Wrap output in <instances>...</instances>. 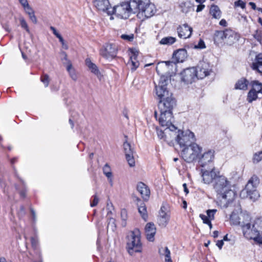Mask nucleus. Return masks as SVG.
I'll list each match as a JSON object with an SVG mask.
<instances>
[{"label": "nucleus", "instance_id": "nucleus-64", "mask_svg": "<svg viewBox=\"0 0 262 262\" xmlns=\"http://www.w3.org/2000/svg\"><path fill=\"white\" fill-rule=\"evenodd\" d=\"M249 5L251 6V8L253 10H255L256 9V5H255V3H254L253 2H250V3H249Z\"/></svg>", "mask_w": 262, "mask_h": 262}, {"label": "nucleus", "instance_id": "nucleus-47", "mask_svg": "<svg viewBox=\"0 0 262 262\" xmlns=\"http://www.w3.org/2000/svg\"><path fill=\"white\" fill-rule=\"evenodd\" d=\"M206 48L204 41L202 39H200L197 45H194V48L196 49H203Z\"/></svg>", "mask_w": 262, "mask_h": 262}, {"label": "nucleus", "instance_id": "nucleus-43", "mask_svg": "<svg viewBox=\"0 0 262 262\" xmlns=\"http://www.w3.org/2000/svg\"><path fill=\"white\" fill-rule=\"evenodd\" d=\"M137 6V12H138V10L139 7H140L141 6L144 5L145 4H147V3H149V0H134Z\"/></svg>", "mask_w": 262, "mask_h": 262}, {"label": "nucleus", "instance_id": "nucleus-62", "mask_svg": "<svg viewBox=\"0 0 262 262\" xmlns=\"http://www.w3.org/2000/svg\"><path fill=\"white\" fill-rule=\"evenodd\" d=\"M220 25L223 26H226L227 22L225 19H223L220 21Z\"/></svg>", "mask_w": 262, "mask_h": 262}, {"label": "nucleus", "instance_id": "nucleus-2", "mask_svg": "<svg viewBox=\"0 0 262 262\" xmlns=\"http://www.w3.org/2000/svg\"><path fill=\"white\" fill-rule=\"evenodd\" d=\"M243 224L244 236L248 239H253L255 243L262 245V217L251 221L250 216H245Z\"/></svg>", "mask_w": 262, "mask_h": 262}, {"label": "nucleus", "instance_id": "nucleus-15", "mask_svg": "<svg viewBox=\"0 0 262 262\" xmlns=\"http://www.w3.org/2000/svg\"><path fill=\"white\" fill-rule=\"evenodd\" d=\"M214 158V151L213 150L209 149L203 154L199 155L196 160L201 167H205L207 164L212 163Z\"/></svg>", "mask_w": 262, "mask_h": 262}, {"label": "nucleus", "instance_id": "nucleus-16", "mask_svg": "<svg viewBox=\"0 0 262 262\" xmlns=\"http://www.w3.org/2000/svg\"><path fill=\"white\" fill-rule=\"evenodd\" d=\"M187 56V51L185 49H179L173 53L172 59L174 61H165V66L169 67L176 65V62H182Z\"/></svg>", "mask_w": 262, "mask_h": 262}, {"label": "nucleus", "instance_id": "nucleus-32", "mask_svg": "<svg viewBox=\"0 0 262 262\" xmlns=\"http://www.w3.org/2000/svg\"><path fill=\"white\" fill-rule=\"evenodd\" d=\"M159 251L161 255H164L165 262H172L170 252L167 247L160 249Z\"/></svg>", "mask_w": 262, "mask_h": 262}, {"label": "nucleus", "instance_id": "nucleus-59", "mask_svg": "<svg viewBox=\"0 0 262 262\" xmlns=\"http://www.w3.org/2000/svg\"><path fill=\"white\" fill-rule=\"evenodd\" d=\"M223 245H224L223 240L218 241L216 244V245L219 247V248L220 250L222 248Z\"/></svg>", "mask_w": 262, "mask_h": 262}, {"label": "nucleus", "instance_id": "nucleus-46", "mask_svg": "<svg viewBox=\"0 0 262 262\" xmlns=\"http://www.w3.org/2000/svg\"><path fill=\"white\" fill-rule=\"evenodd\" d=\"M121 217L122 220L123 221L122 223L123 226H125L126 225V220L127 217V211L125 209H122L121 211Z\"/></svg>", "mask_w": 262, "mask_h": 262}, {"label": "nucleus", "instance_id": "nucleus-34", "mask_svg": "<svg viewBox=\"0 0 262 262\" xmlns=\"http://www.w3.org/2000/svg\"><path fill=\"white\" fill-rule=\"evenodd\" d=\"M24 10L26 13L29 15L30 20L33 23L36 24L37 22V18L34 14V11L32 9V8H31L30 6H29L25 8Z\"/></svg>", "mask_w": 262, "mask_h": 262}, {"label": "nucleus", "instance_id": "nucleus-13", "mask_svg": "<svg viewBox=\"0 0 262 262\" xmlns=\"http://www.w3.org/2000/svg\"><path fill=\"white\" fill-rule=\"evenodd\" d=\"M201 172L203 181L207 184L214 183L217 177L220 176V172L214 167L208 170L202 169Z\"/></svg>", "mask_w": 262, "mask_h": 262}, {"label": "nucleus", "instance_id": "nucleus-36", "mask_svg": "<svg viewBox=\"0 0 262 262\" xmlns=\"http://www.w3.org/2000/svg\"><path fill=\"white\" fill-rule=\"evenodd\" d=\"M176 41V38L171 36H168L163 38L160 41L161 45H171Z\"/></svg>", "mask_w": 262, "mask_h": 262}, {"label": "nucleus", "instance_id": "nucleus-8", "mask_svg": "<svg viewBox=\"0 0 262 262\" xmlns=\"http://www.w3.org/2000/svg\"><path fill=\"white\" fill-rule=\"evenodd\" d=\"M169 79L168 76L162 75L160 77L159 83L155 85V92L157 97L159 100L169 97L172 96L167 88Z\"/></svg>", "mask_w": 262, "mask_h": 262}, {"label": "nucleus", "instance_id": "nucleus-24", "mask_svg": "<svg viewBox=\"0 0 262 262\" xmlns=\"http://www.w3.org/2000/svg\"><path fill=\"white\" fill-rule=\"evenodd\" d=\"M146 238L150 242L154 241V236L156 233V228L152 223H148L145 227Z\"/></svg>", "mask_w": 262, "mask_h": 262}, {"label": "nucleus", "instance_id": "nucleus-37", "mask_svg": "<svg viewBox=\"0 0 262 262\" xmlns=\"http://www.w3.org/2000/svg\"><path fill=\"white\" fill-rule=\"evenodd\" d=\"M252 90L258 93L262 94V83L258 81H253L251 82Z\"/></svg>", "mask_w": 262, "mask_h": 262}, {"label": "nucleus", "instance_id": "nucleus-56", "mask_svg": "<svg viewBox=\"0 0 262 262\" xmlns=\"http://www.w3.org/2000/svg\"><path fill=\"white\" fill-rule=\"evenodd\" d=\"M20 3L21 4L23 7H24V9L26 8L27 7L30 6L28 3V2L27 0H19Z\"/></svg>", "mask_w": 262, "mask_h": 262}, {"label": "nucleus", "instance_id": "nucleus-40", "mask_svg": "<svg viewBox=\"0 0 262 262\" xmlns=\"http://www.w3.org/2000/svg\"><path fill=\"white\" fill-rule=\"evenodd\" d=\"M103 172L104 174L107 178L112 177V173L111 172V167L108 164H105L103 168Z\"/></svg>", "mask_w": 262, "mask_h": 262}, {"label": "nucleus", "instance_id": "nucleus-58", "mask_svg": "<svg viewBox=\"0 0 262 262\" xmlns=\"http://www.w3.org/2000/svg\"><path fill=\"white\" fill-rule=\"evenodd\" d=\"M205 8V5H203V4H200V5H199L197 7V9H196V11L197 12H201V11H202L203 10V9Z\"/></svg>", "mask_w": 262, "mask_h": 262}, {"label": "nucleus", "instance_id": "nucleus-42", "mask_svg": "<svg viewBox=\"0 0 262 262\" xmlns=\"http://www.w3.org/2000/svg\"><path fill=\"white\" fill-rule=\"evenodd\" d=\"M217 211L216 209H209L206 211L208 217L210 220H213L214 219V214Z\"/></svg>", "mask_w": 262, "mask_h": 262}, {"label": "nucleus", "instance_id": "nucleus-61", "mask_svg": "<svg viewBox=\"0 0 262 262\" xmlns=\"http://www.w3.org/2000/svg\"><path fill=\"white\" fill-rule=\"evenodd\" d=\"M183 187L184 188V191L186 193V194H188L189 193V190L187 187V184L184 183L183 184Z\"/></svg>", "mask_w": 262, "mask_h": 262}, {"label": "nucleus", "instance_id": "nucleus-41", "mask_svg": "<svg viewBox=\"0 0 262 262\" xmlns=\"http://www.w3.org/2000/svg\"><path fill=\"white\" fill-rule=\"evenodd\" d=\"M262 159V151L256 152L253 156V160L254 163H258Z\"/></svg>", "mask_w": 262, "mask_h": 262}, {"label": "nucleus", "instance_id": "nucleus-45", "mask_svg": "<svg viewBox=\"0 0 262 262\" xmlns=\"http://www.w3.org/2000/svg\"><path fill=\"white\" fill-rule=\"evenodd\" d=\"M19 21H20V25H21V27L25 29L26 30V31L29 32V29L28 28L27 23L26 21V20H25L24 18L23 17H20L19 18Z\"/></svg>", "mask_w": 262, "mask_h": 262}, {"label": "nucleus", "instance_id": "nucleus-4", "mask_svg": "<svg viewBox=\"0 0 262 262\" xmlns=\"http://www.w3.org/2000/svg\"><path fill=\"white\" fill-rule=\"evenodd\" d=\"M127 248L130 255L134 252H140L142 250V243L141 242V233L140 230L136 228L129 232L127 235Z\"/></svg>", "mask_w": 262, "mask_h": 262}, {"label": "nucleus", "instance_id": "nucleus-7", "mask_svg": "<svg viewBox=\"0 0 262 262\" xmlns=\"http://www.w3.org/2000/svg\"><path fill=\"white\" fill-rule=\"evenodd\" d=\"M174 136L176 141L182 148L193 143L196 140L194 134L189 130H179L178 134L175 133Z\"/></svg>", "mask_w": 262, "mask_h": 262}, {"label": "nucleus", "instance_id": "nucleus-55", "mask_svg": "<svg viewBox=\"0 0 262 262\" xmlns=\"http://www.w3.org/2000/svg\"><path fill=\"white\" fill-rule=\"evenodd\" d=\"M235 6L236 7H240L242 8H244L245 7V4L241 0H239L235 2Z\"/></svg>", "mask_w": 262, "mask_h": 262}, {"label": "nucleus", "instance_id": "nucleus-35", "mask_svg": "<svg viewBox=\"0 0 262 262\" xmlns=\"http://www.w3.org/2000/svg\"><path fill=\"white\" fill-rule=\"evenodd\" d=\"M138 211L140 214H141L142 217L146 221L148 215L147 214L146 208L144 203H141L138 206Z\"/></svg>", "mask_w": 262, "mask_h": 262}, {"label": "nucleus", "instance_id": "nucleus-6", "mask_svg": "<svg viewBox=\"0 0 262 262\" xmlns=\"http://www.w3.org/2000/svg\"><path fill=\"white\" fill-rule=\"evenodd\" d=\"M154 115L162 126L169 129L171 132H174L177 129V127L172 123L173 120L172 112H159L158 114V112L156 111Z\"/></svg>", "mask_w": 262, "mask_h": 262}, {"label": "nucleus", "instance_id": "nucleus-26", "mask_svg": "<svg viewBox=\"0 0 262 262\" xmlns=\"http://www.w3.org/2000/svg\"><path fill=\"white\" fill-rule=\"evenodd\" d=\"M250 216L247 214L241 213L240 215H237L235 213L233 212L230 215V221L234 225H240L243 230V224L246 220L245 216Z\"/></svg>", "mask_w": 262, "mask_h": 262}, {"label": "nucleus", "instance_id": "nucleus-12", "mask_svg": "<svg viewBox=\"0 0 262 262\" xmlns=\"http://www.w3.org/2000/svg\"><path fill=\"white\" fill-rule=\"evenodd\" d=\"M181 80L186 84H191L198 79L197 71L195 68L185 69L181 73Z\"/></svg>", "mask_w": 262, "mask_h": 262}, {"label": "nucleus", "instance_id": "nucleus-44", "mask_svg": "<svg viewBox=\"0 0 262 262\" xmlns=\"http://www.w3.org/2000/svg\"><path fill=\"white\" fill-rule=\"evenodd\" d=\"M253 36L255 39L262 45V32L256 31Z\"/></svg>", "mask_w": 262, "mask_h": 262}, {"label": "nucleus", "instance_id": "nucleus-52", "mask_svg": "<svg viewBox=\"0 0 262 262\" xmlns=\"http://www.w3.org/2000/svg\"><path fill=\"white\" fill-rule=\"evenodd\" d=\"M99 202V198L96 195H94V199L92 203H91V206H96Z\"/></svg>", "mask_w": 262, "mask_h": 262}, {"label": "nucleus", "instance_id": "nucleus-48", "mask_svg": "<svg viewBox=\"0 0 262 262\" xmlns=\"http://www.w3.org/2000/svg\"><path fill=\"white\" fill-rule=\"evenodd\" d=\"M60 55L61 56V60L63 61V64H66L67 66L68 65V61H70L68 59L67 55L65 52L61 51L60 52Z\"/></svg>", "mask_w": 262, "mask_h": 262}, {"label": "nucleus", "instance_id": "nucleus-18", "mask_svg": "<svg viewBox=\"0 0 262 262\" xmlns=\"http://www.w3.org/2000/svg\"><path fill=\"white\" fill-rule=\"evenodd\" d=\"M129 53V60L127 63V66L132 72H134L139 66V62L138 60V51L136 49H130Z\"/></svg>", "mask_w": 262, "mask_h": 262}, {"label": "nucleus", "instance_id": "nucleus-20", "mask_svg": "<svg viewBox=\"0 0 262 262\" xmlns=\"http://www.w3.org/2000/svg\"><path fill=\"white\" fill-rule=\"evenodd\" d=\"M94 4L99 10L106 12L108 15H112V9L108 0H95Z\"/></svg>", "mask_w": 262, "mask_h": 262}, {"label": "nucleus", "instance_id": "nucleus-21", "mask_svg": "<svg viewBox=\"0 0 262 262\" xmlns=\"http://www.w3.org/2000/svg\"><path fill=\"white\" fill-rule=\"evenodd\" d=\"M225 43L232 45L239 38V35L231 29L225 30Z\"/></svg>", "mask_w": 262, "mask_h": 262}, {"label": "nucleus", "instance_id": "nucleus-9", "mask_svg": "<svg viewBox=\"0 0 262 262\" xmlns=\"http://www.w3.org/2000/svg\"><path fill=\"white\" fill-rule=\"evenodd\" d=\"M137 17L142 20L152 16L156 12L154 4L148 3L139 7Z\"/></svg>", "mask_w": 262, "mask_h": 262}, {"label": "nucleus", "instance_id": "nucleus-25", "mask_svg": "<svg viewBox=\"0 0 262 262\" xmlns=\"http://www.w3.org/2000/svg\"><path fill=\"white\" fill-rule=\"evenodd\" d=\"M164 207L161 208L159 212V215L158 219V223L160 226L165 227L167 225L170 217V215L168 212L164 211Z\"/></svg>", "mask_w": 262, "mask_h": 262}, {"label": "nucleus", "instance_id": "nucleus-14", "mask_svg": "<svg viewBox=\"0 0 262 262\" xmlns=\"http://www.w3.org/2000/svg\"><path fill=\"white\" fill-rule=\"evenodd\" d=\"M117 47L114 44H107L100 51V55L107 60H111L117 55Z\"/></svg>", "mask_w": 262, "mask_h": 262}, {"label": "nucleus", "instance_id": "nucleus-51", "mask_svg": "<svg viewBox=\"0 0 262 262\" xmlns=\"http://www.w3.org/2000/svg\"><path fill=\"white\" fill-rule=\"evenodd\" d=\"M200 217L203 220V223L205 224H208V223H209V222L210 221V219L208 217V216L204 214H200Z\"/></svg>", "mask_w": 262, "mask_h": 262}, {"label": "nucleus", "instance_id": "nucleus-19", "mask_svg": "<svg viewBox=\"0 0 262 262\" xmlns=\"http://www.w3.org/2000/svg\"><path fill=\"white\" fill-rule=\"evenodd\" d=\"M123 148L126 159L128 162V165L130 167L135 166V161L133 156L134 150L130 144L127 142H124L123 144Z\"/></svg>", "mask_w": 262, "mask_h": 262}, {"label": "nucleus", "instance_id": "nucleus-1", "mask_svg": "<svg viewBox=\"0 0 262 262\" xmlns=\"http://www.w3.org/2000/svg\"><path fill=\"white\" fill-rule=\"evenodd\" d=\"M213 186L218 198L221 199V205L223 207H227L235 197V192L232 189L230 181L225 176L220 175L215 179Z\"/></svg>", "mask_w": 262, "mask_h": 262}, {"label": "nucleus", "instance_id": "nucleus-30", "mask_svg": "<svg viewBox=\"0 0 262 262\" xmlns=\"http://www.w3.org/2000/svg\"><path fill=\"white\" fill-rule=\"evenodd\" d=\"M169 134L170 136H175V133L174 132H171L169 130V129H166L165 128V132H163L162 130H158L157 131V135L158 137L160 139H163L165 141H168L167 140V137L166 134Z\"/></svg>", "mask_w": 262, "mask_h": 262}, {"label": "nucleus", "instance_id": "nucleus-54", "mask_svg": "<svg viewBox=\"0 0 262 262\" xmlns=\"http://www.w3.org/2000/svg\"><path fill=\"white\" fill-rule=\"evenodd\" d=\"M31 245L33 248L35 249L37 248L38 245V240L37 239L32 237L31 238Z\"/></svg>", "mask_w": 262, "mask_h": 262}, {"label": "nucleus", "instance_id": "nucleus-22", "mask_svg": "<svg viewBox=\"0 0 262 262\" xmlns=\"http://www.w3.org/2000/svg\"><path fill=\"white\" fill-rule=\"evenodd\" d=\"M178 36L181 38H188L190 37L192 32V28L187 24H183L177 28Z\"/></svg>", "mask_w": 262, "mask_h": 262}, {"label": "nucleus", "instance_id": "nucleus-49", "mask_svg": "<svg viewBox=\"0 0 262 262\" xmlns=\"http://www.w3.org/2000/svg\"><path fill=\"white\" fill-rule=\"evenodd\" d=\"M41 81L44 83L46 87L48 86L49 83V77L47 75L43 76L41 78Z\"/></svg>", "mask_w": 262, "mask_h": 262}, {"label": "nucleus", "instance_id": "nucleus-5", "mask_svg": "<svg viewBox=\"0 0 262 262\" xmlns=\"http://www.w3.org/2000/svg\"><path fill=\"white\" fill-rule=\"evenodd\" d=\"M202 149L201 146L194 142L182 148L181 156L186 162L191 163L197 159Z\"/></svg>", "mask_w": 262, "mask_h": 262}, {"label": "nucleus", "instance_id": "nucleus-27", "mask_svg": "<svg viewBox=\"0 0 262 262\" xmlns=\"http://www.w3.org/2000/svg\"><path fill=\"white\" fill-rule=\"evenodd\" d=\"M251 68L253 70L262 74V53H259L256 55L251 64Z\"/></svg>", "mask_w": 262, "mask_h": 262}, {"label": "nucleus", "instance_id": "nucleus-31", "mask_svg": "<svg viewBox=\"0 0 262 262\" xmlns=\"http://www.w3.org/2000/svg\"><path fill=\"white\" fill-rule=\"evenodd\" d=\"M210 14L215 19H219L221 17V11L216 5H212L211 6Z\"/></svg>", "mask_w": 262, "mask_h": 262}, {"label": "nucleus", "instance_id": "nucleus-33", "mask_svg": "<svg viewBox=\"0 0 262 262\" xmlns=\"http://www.w3.org/2000/svg\"><path fill=\"white\" fill-rule=\"evenodd\" d=\"M85 63L92 73L97 75H98L99 74H100L97 67L94 63H92L90 59H86Z\"/></svg>", "mask_w": 262, "mask_h": 262}, {"label": "nucleus", "instance_id": "nucleus-10", "mask_svg": "<svg viewBox=\"0 0 262 262\" xmlns=\"http://www.w3.org/2000/svg\"><path fill=\"white\" fill-rule=\"evenodd\" d=\"M258 184V180L256 176H253L249 180L246 185L245 189L242 193H246L250 196V199H257L259 197V194L256 190L257 184Z\"/></svg>", "mask_w": 262, "mask_h": 262}, {"label": "nucleus", "instance_id": "nucleus-3", "mask_svg": "<svg viewBox=\"0 0 262 262\" xmlns=\"http://www.w3.org/2000/svg\"><path fill=\"white\" fill-rule=\"evenodd\" d=\"M137 4L134 0H125L112 9V14L120 19H127L132 14L137 13Z\"/></svg>", "mask_w": 262, "mask_h": 262}, {"label": "nucleus", "instance_id": "nucleus-63", "mask_svg": "<svg viewBox=\"0 0 262 262\" xmlns=\"http://www.w3.org/2000/svg\"><path fill=\"white\" fill-rule=\"evenodd\" d=\"M114 224V220H112V221H110V222H109L108 224V226H107V228L108 229L110 226H112V227H113V225ZM114 227H115V226H114Z\"/></svg>", "mask_w": 262, "mask_h": 262}, {"label": "nucleus", "instance_id": "nucleus-39", "mask_svg": "<svg viewBox=\"0 0 262 262\" xmlns=\"http://www.w3.org/2000/svg\"><path fill=\"white\" fill-rule=\"evenodd\" d=\"M257 98V93L251 89L248 93L247 101L251 103Z\"/></svg>", "mask_w": 262, "mask_h": 262}, {"label": "nucleus", "instance_id": "nucleus-53", "mask_svg": "<svg viewBox=\"0 0 262 262\" xmlns=\"http://www.w3.org/2000/svg\"><path fill=\"white\" fill-rule=\"evenodd\" d=\"M59 40V41L62 44V47L63 49L67 50L68 49V46L67 44H66L63 40V38L61 36L59 37L58 38Z\"/></svg>", "mask_w": 262, "mask_h": 262}, {"label": "nucleus", "instance_id": "nucleus-23", "mask_svg": "<svg viewBox=\"0 0 262 262\" xmlns=\"http://www.w3.org/2000/svg\"><path fill=\"white\" fill-rule=\"evenodd\" d=\"M137 189L145 201H147L150 195V190L144 183L139 182L137 185Z\"/></svg>", "mask_w": 262, "mask_h": 262}, {"label": "nucleus", "instance_id": "nucleus-38", "mask_svg": "<svg viewBox=\"0 0 262 262\" xmlns=\"http://www.w3.org/2000/svg\"><path fill=\"white\" fill-rule=\"evenodd\" d=\"M67 70L69 72L71 78L76 81L77 79V76L74 70L72 69V65L70 61H68V65L67 66Z\"/></svg>", "mask_w": 262, "mask_h": 262}, {"label": "nucleus", "instance_id": "nucleus-29", "mask_svg": "<svg viewBox=\"0 0 262 262\" xmlns=\"http://www.w3.org/2000/svg\"><path fill=\"white\" fill-rule=\"evenodd\" d=\"M249 81L245 78H242L239 79L235 84V89L238 90H246L247 89Z\"/></svg>", "mask_w": 262, "mask_h": 262}, {"label": "nucleus", "instance_id": "nucleus-17", "mask_svg": "<svg viewBox=\"0 0 262 262\" xmlns=\"http://www.w3.org/2000/svg\"><path fill=\"white\" fill-rule=\"evenodd\" d=\"M196 69L198 79H203L212 72L210 64L205 61L200 62Z\"/></svg>", "mask_w": 262, "mask_h": 262}, {"label": "nucleus", "instance_id": "nucleus-60", "mask_svg": "<svg viewBox=\"0 0 262 262\" xmlns=\"http://www.w3.org/2000/svg\"><path fill=\"white\" fill-rule=\"evenodd\" d=\"M133 199L134 201L137 203L138 206L141 204V203H143L141 200L137 196H134Z\"/></svg>", "mask_w": 262, "mask_h": 262}, {"label": "nucleus", "instance_id": "nucleus-11", "mask_svg": "<svg viewBox=\"0 0 262 262\" xmlns=\"http://www.w3.org/2000/svg\"><path fill=\"white\" fill-rule=\"evenodd\" d=\"M176 105V100L173 96L159 100L158 110L159 112H171Z\"/></svg>", "mask_w": 262, "mask_h": 262}, {"label": "nucleus", "instance_id": "nucleus-28", "mask_svg": "<svg viewBox=\"0 0 262 262\" xmlns=\"http://www.w3.org/2000/svg\"><path fill=\"white\" fill-rule=\"evenodd\" d=\"M225 30L216 31L214 34V43L218 45H223L225 43Z\"/></svg>", "mask_w": 262, "mask_h": 262}, {"label": "nucleus", "instance_id": "nucleus-57", "mask_svg": "<svg viewBox=\"0 0 262 262\" xmlns=\"http://www.w3.org/2000/svg\"><path fill=\"white\" fill-rule=\"evenodd\" d=\"M50 29L53 32V33L57 37H59L60 36H61L60 34L57 31V30H56V29L51 26L50 27Z\"/></svg>", "mask_w": 262, "mask_h": 262}, {"label": "nucleus", "instance_id": "nucleus-50", "mask_svg": "<svg viewBox=\"0 0 262 262\" xmlns=\"http://www.w3.org/2000/svg\"><path fill=\"white\" fill-rule=\"evenodd\" d=\"M121 38L123 39L126 40L128 41H132L134 38V35L131 34L130 35L122 34L121 36Z\"/></svg>", "mask_w": 262, "mask_h": 262}]
</instances>
